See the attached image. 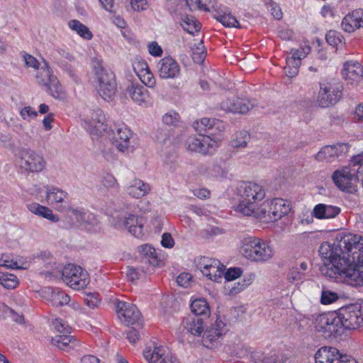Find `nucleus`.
<instances>
[{"label": "nucleus", "mask_w": 363, "mask_h": 363, "mask_svg": "<svg viewBox=\"0 0 363 363\" xmlns=\"http://www.w3.org/2000/svg\"><path fill=\"white\" fill-rule=\"evenodd\" d=\"M341 249L337 246L323 242L319 248V253L323 261L320 270L321 273L331 279L352 277L355 270L349 259L341 255Z\"/></svg>", "instance_id": "nucleus-1"}, {"label": "nucleus", "mask_w": 363, "mask_h": 363, "mask_svg": "<svg viewBox=\"0 0 363 363\" xmlns=\"http://www.w3.org/2000/svg\"><path fill=\"white\" fill-rule=\"evenodd\" d=\"M94 79L97 93L105 101H111L117 91V83L113 72L103 67L100 60L94 61Z\"/></svg>", "instance_id": "nucleus-2"}, {"label": "nucleus", "mask_w": 363, "mask_h": 363, "mask_svg": "<svg viewBox=\"0 0 363 363\" xmlns=\"http://www.w3.org/2000/svg\"><path fill=\"white\" fill-rule=\"evenodd\" d=\"M238 194L240 196L239 203L236 211L242 214H250L257 201L262 200L265 196L263 187L256 183L242 182L238 187Z\"/></svg>", "instance_id": "nucleus-3"}, {"label": "nucleus", "mask_w": 363, "mask_h": 363, "mask_svg": "<svg viewBox=\"0 0 363 363\" xmlns=\"http://www.w3.org/2000/svg\"><path fill=\"white\" fill-rule=\"evenodd\" d=\"M240 252L244 257L254 262H266L274 255L272 247L266 241L255 237L245 238Z\"/></svg>", "instance_id": "nucleus-4"}, {"label": "nucleus", "mask_w": 363, "mask_h": 363, "mask_svg": "<svg viewBox=\"0 0 363 363\" xmlns=\"http://www.w3.org/2000/svg\"><path fill=\"white\" fill-rule=\"evenodd\" d=\"M315 328L325 337H337L343 334L342 323L337 311L318 315L315 321Z\"/></svg>", "instance_id": "nucleus-5"}, {"label": "nucleus", "mask_w": 363, "mask_h": 363, "mask_svg": "<svg viewBox=\"0 0 363 363\" xmlns=\"http://www.w3.org/2000/svg\"><path fill=\"white\" fill-rule=\"evenodd\" d=\"M20 169L26 173H39L46 167L44 157L30 149L22 148L18 154Z\"/></svg>", "instance_id": "nucleus-6"}, {"label": "nucleus", "mask_w": 363, "mask_h": 363, "mask_svg": "<svg viewBox=\"0 0 363 363\" xmlns=\"http://www.w3.org/2000/svg\"><path fill=\"white\" fill-rule=\"evenodd\" d=\"M343 330H356L363 325V311L359 304H351L340 308L337 311Z\"/></svg>", "instance_id": "nucleus-7"}, {"label": "nucleus", "mask_w": 363, "mask_h": 363, "mask_svg": "<svg viewBox=\"0 0 363 363\" xmlns=\"http://www.w3.org/2000/svg\"><path fill=\"white\" fill-rule=\"evenodd\" d=\"M315 363H357L350 355L342 354L336 347H322L315 354Z\"/></svg>", "instance_id": "nucleus-8"}, {"label": "nucleus", "mask_w": 363, "mask_h": 363, "mask_svg": "<svg viewBox=\"0 0 363 363\" xmlns=\"http://www.w3.org/2000/svg\"><path fill=\"white\" fill-rule=\"evenodd\" d=\"M187 149L191 151L197 152L206 155L211 153L216 147V141L209 135L199 134L198 137L190 136L186 141Z\"/></svg>", "instance_id": "nucleus-9"}, {"label": "nucleus", "mask_w": 363, "mask_h": 363, "mask_svg": "<svg viewBox=\"0 0 363 363\" xmlns=\"http://www.w3.org/2000/svg\"><path fill=\"white\" fill-rule=\"evenodd\" d=\"M112 144L120 151L124 152L130 146L132 133L124 124L114 125L108 133Z\"/></svg>", "instance_id": "nucleus-10"}, {"label": "nucleus", "mask_w": 363, "mask_h": 363, "mask_svg": "<svg viewBox=\"0 0 363 363\" xmlns=\"http://www.w3.org/2000/svg\"><path fill=\"white\" fill-rule=\"evenodd\" d=\"M342 91L340 87L330 84H320L318 101L320 107H328L335 104L341 98Z\"/></svg>", "instance_id": "nucleus-11"}, {"label": "nucleus", "mask_w": 363, "mask_h": 363, "mask_svg": "<svg viewBox=\"0 0 363 363\" xmlns=\"http://www.w3.org/2000/svg\"><path fill=\"white\" fill-rule=\"evenodd\" d=\"M116 308L118 318L127 325H133L140 319L141 313L135 305L118 301Z\"/></svg>", "instance_id": "nucleus-12"}, {"label": "nucleus", "mask_w": 363, "mask_h": 363, "mask_svg": "<svg viewBox=\"0 0 363 363\" xmlns=\"http://www.w3.org/2000/svg\"><path fill=\"white\" fill-rule=\"evenodd\" d=\"M332 178L340 189L348 192H352L354 189V184L357 179V177L352 174L347 167L335 171Z\"/></svg>", "instance_id": "nucleus-13"}, {"label": "nucleus", "mask_w": 363, "mask_h": 363, "mask_svg": "<svg viewBox=\"0 0 363 363\" xmlns=\"http://www.w3.org/2000/svg\"><path fill=\"white\" fill-rule=\"evenodd\" d=\"M160 77L162 79H174L180 74L178 62L171 57H164L157 63Z\"/></svg>", "instance_id": "nucleus-14"}, {"label": "nucleus", "mask_w": 363, "mask_h": 363, "mask_svg": "<svg viewBox=\"0 0 363 363\" xmlns=\"http://www.w3.org/2000/svg\"><path fill=\"white\" fill-rule=\"evenodd\" d=\"M254 107L247 99L233 98L226 99L220 103V108L232 113H246Z\"/></svg>", "instance_id": "nucleus-15"}, {"label": "nucleus", "mask_w": 363, "mask_h": 363, "mask_svg": "<svg viewBox=\"0 0 363 363\" xmlns=\"http://www.w3.org/2000/svg\"><path fill=\"white\" fill-rule=\"evenodd\" d=\"M143 355L149 363H172L174 361L172 354L162 346L155 347L153 350H146Z\"/></svg>", "instance_id": "nucleus-16"}, {"label": "nucleus", "mask_w": 363, "mask_h": 363, "mask_svg": "<svg viewBox=\"0 0 363 363\" xmlns=\"http://www.w3.org/2000/svg\"><path fill=\"white\" fill-rule=\"evenodd\" d=\"M342 28L347 33L363 28V9H356L346 15L342 21Z\"/></svg>", "instance_id": "nucleus-17"}, {"label": "nucleus", "mask_w": 363, "mask_h": 363, "mask_svg": "<svg viewBox=\"0 0 363 363\" xmlns=\"http://www.w3.org/2000/svg\"><path fill=\"white\" fill-rule=\"evenodd\" d=\"M193 126L199 134L208 133L212 135L216 134L214 129L221 130L220 128H224V125L221 121L216 120L215 118L211 119L208 118H203L199 121L194 122Z\"/></svg>", "instance_id": "nucleus-18"}, {"label": "nucleus", "mask_w": 363, "mask_h": 363, "mask_svg": "<svg viewBox=\"0 0 363 363\" xmlns=\"http://www.w3.org/2000/svg\"><path fill=\"white\" fill-rule=\"evenodd\" d=\"M362 74L363 67L357 62H347L342 71V77L351 84L358 83L362 77Z\"/></svg>", "instance_id": "nucleus-19"}, {"label": "nucleus", "mask_w": 363, "mask_h": 363, "mask_svg": "<svg viewBox=\"0 0 363 363\" xmlns=\"http://www.w3.org/2000/svg\"><path fill=\"white\" fill-rule=\"evenodd\" d=\"M362 238L356 235H345L341 238L337 245L338 249H341L343 252H351L353 255V259H355L354 256L358 253L357 244H361Z\"/></svg>", "instance_id": "nucleus-20"}, {"label": "nucleus", "mask_w": 363, "mask_h": 363, "mask_svg": "<svg viewBox=\"0 0 363 363\" xmlns=\"http://www.w3.org/2000/svg\"><path fill=\"white\" fill-rule=\"evenodd\" d=\"M202 274L209 279L216 282H220L224 271V266L220 261L213 260L211 263H206L201 270Z\"/></svg>", "instance_id": "nucleus-21"}, {"label": "nucleus", "mask_w": 363, "mask_h": 363, "mask_svg": "<svg viewBox=\"0 0 363 363\" xmlns=\"http://www.w3.org/2000/svg\"><path fill=\"white\" fill-rule=\"evenodd\" d=\"M340 212L337 206L319 203L313 208L312 215L318 219H330L337 216Z\"/></svg>", "instance_id": "nucleus-22"}, {"label": "nucleus", "mask_w": 363, "mask_h": 363, "mask_svg": "<svg viewBox=\"0 0 363 363\" xmlns=\"http://www.w3.org/2000/svg\"><path fill=\"white\" fill-rule=\"evenodd\" d=\"M269 205L272 208L271 218L272 219V222L276 221L282 218V216L286 215L291 209L288 201L282 199L276 198L269 201Z\"/></svg>", "instance_id": "nucleus-23"}, {"label": "nucleus", "mask_w": 363, "mask_h": 363, "mask_svg": "<svg viewBox=\"0 0 363 363\" xmlns=\"http://www.w3.org/2000/svg\"><path fill=\"white\" fill-rule=\"evenodd\" d=\"M183 327L194 335H201L203 331V318L199 315H189L184 318Z\"/></svg>", "instance_id": "nucleus-24"}, {"label": "nucleus", "mask_w": 363, "mask_h": 363, "mask_svg": "<svg viewBox=\"0 0 363 363\" xmlns=\"http://www.w3.org/2000/svg\"><path fill=\"white\" fill-rule=\"evenodd\" d=\"M150 186L140 179H135L128 187V194L133 198L140 199L149 193Z\"/></svg>", "instance_id": "nucleus-25"}, {"label": "nucleus", "mask_w": 363, "mask_h": 363, "mask_svg": "<svg viewBox=\"0 0 363 363\" xmlns=\"http://www.w3.org/2000/svg\"><path fill=\"white\" fill-rule=\"evenodd\" d=\"M127 94L133 101L140 105L146 102L149 97L148 91L145 87L135 84H131L128 86Z\"/></svg>", "instance_id": "nucleus-26"}, {"label": "nucleus", "mask_w": 363, "mask_h": 363, "mask_svg": "<svg viewBox=\"0 0 363 363\" xmlns=\"http://www.w3.org/2000/svg\"><path fill=\"white\" fill-rule=\"evenodd\" d=\"M52 343L60 350L69 351L78 345V341L73 336L60 335L52 338Z\"/></svg>", "instance_id": "nucleus-27"}, {"label": "nucleus", "mask_w": 363, "mask_h": 363, "mask_svg": "<svg viewBox=\"0 0 363 363\" xmlns=\"http://www.w3.org/2000/svg\"><path fill=\"white\" fill-rule=\"evenodd\" d=\"M269 205V201H264L259 207L256 208V205L253 204V207L250 208L251 213L250 214H244L247 216H254L259 219H264L267 222H272L271 218L272 208Z\"/></svg>", "instance_id": "nucleus-28"}, {"label": "nucleus", "mask_w": 363, "mask_h": 363, "mask_svg": "<svg viewBox=\"0 0 363 363\" xmlns=\"http://www.w3.org/2000/svg\"><path fill=\"white\" fill-rule=\"evenodd\" d=\"M123 225L135 237L139 238L143 235L142 218L139 220L135 215H129L125 218Z\"/></svg>", "instance_id": "nucleus-29"}, {"label": "nucleus", "mask_w": 363, "mask_h": 363, "mask_svg": "<svg viewBox=\"0 0 363 363\" xmlns=\"http://www.w3.org/2000/svg\"><path fill=\"white\" fill-rule=\"evenodd\" d=\"M222 336V332L218 328H210L203 332L202 344L207 348H213L217 346L219 338Z\"/></svg>", "instance_id": "nucleus-30"}, {"label": "nucleus", "mask_w": 363, "mask_h": 363, "mask_svg": "<svg viewBox=\"0 0 363 363\" xmlns=\"http://www.w3.org/2000/svg\"><path fill=\"white\" fill-rule=\"evenodd\" d=\"M138 251L143 262L154 267L160 265L161 261L157 259L155 250L151 245H143L138 247Z\"/></svg>", "instance_id": "nucleus-31"}, {"label": "nucleus", "mask_w": 363, "mask_h": 363, "mask_svg": "<svg viewBox=\"0 0 363 363\" xmlns=\"http://www.w3.org/2000/svg\"><path fill=\"white\" fill-rule=\"evenodd\" d=\"M66 217L65 228H71L74 225H82L86 221V213L82 211L70 208Z\"/></svg>", "instance_id": "nucleus-32"}, {"label": "nucleus", "mask_w": 363, "mask_h": 363, "mask_svg": "<svg viewBox=\"0 0 363 363\" xmlns=\"http://www.w3.org/2000/svg\"><path fill=\"white\" fill-rule=\"evenodd\" d=\"M252 357L255 359L253 363H257V361L261 363H284L287 359V357L284 353L275 351L271 352L266 356L255 354Z\"/></svg>", "instance_id": "nucleus-33"}, {"label": "nucleus", "mask_w": 363, "mask_h": 363, "mask_svg": "<svg viewBox=\"0 0 363 363\" xmlns=\"http://www.w3.org/2000/svg\"><path fill=\"white\" fill-rule=\"evenodd\" d=\"M192 315H199V317H208L210 314V308L208 303L204 298H198L194 300L191 304Z\"/></svg>", "instance_id": "nucleus-34"}, {"label": "nucleus", "mask_w": 363, "mask_h": 363, "mask_svg": "<svg viewBox=\"0 0 363 363\" xmlns=\"http://www.w3.org/2000/svg\"><path fill=\"white\" fill-rule=\"evenodd\" d=\"M106 118L101 109L98 108L91 113L90 123L94 126L100 134L102 132H106L107 130V125L104 124Z\"/></svg>", "instance_id": "nucleus-35"}, {"label": "nucleus", "mask_w": 363, "mask_h": 363, "mask_svg": "<svg viewBox=\"0 0 363 363\" xmlns=\"http://www.w3.org/2000/svg\"><path fill=\"white\" fill-rule=\"evenodd\" d=\"M337 150L334 145L323 147L315 155V159L320 162H331L337 157Z\"/></svg>", "instance_id": "nucleus-36"}, {"label": "nucleus", "mask_w": 363, "mask_h": 363, "mask_svg": "<svg viewBox=\"0 0 363 363\" xmlns=\"http://www.w3.org/2000/svg\"><path fill=\"white\" fill-rule=\"evenodd\" d=\"M88 282V274L81 267V272H78L67 284L73 289H79L86 286Z\"/></svg>", "instance_id": "nucleus-37"}, {"label": "nucleus", "mask_w": 363, "mask_h": 363, "mask_svg": "<svg viewBox=\"0 0 363 363\" xmlns=\"http://www.w3.org/2000/svg\"><path fill=\"white\" fill-rule=\"evenodd\" d=\"M69 27L75 30L81 37L90 40L92 38V33L89 29L80 21L77 20H71L69 22Z\"/></svg>", "instance_id": "nucleus-38"}, {"label": "nucleus", "mask_w": 363, "mask_h": 363, "mask_svg": "<svg viewBox=\"0 0 363 363\" xmlns=\"http://www.w3.org/2000/svg\"><path fill=\"white\" fill-rule=\"evenodd\" d=\"M67 196V193L58 188L48 189L47 200L49 203H62Z\"/></svg>", "instance_id": "nucleus-39"}, {"label": "nucleus", "mask_w": 363, "mask_h": 363, "mask_svg": "<svg viewBox=\"0 0 363 363\" xmlns=\"http://www.w3.org/2000/svg\"><path fill=\"white\" fill-rule=\"evenodd\" d=\"M189 33L194 34L200 30L201 25L193 16H186L181 24Z\"/></svg>", "instance_id": "nucleus-40"}, {"label": "nucleus", "mask_w": 363, "mask_h": 363, "mask_svg": "<svg viewBox=\"0 0 363 363\" xmlns=\"http://www.w3.org/2000/svg\"><path fill=\"white\" fill-rule=\"evenodd\" d=\"M50 301L53 306L59 307L67 304L70 297L63 291H52Z\"/></svg>", "instance_id": "nucleus-41"}, {"label": "nucleus", "mask_w": 363, "mask_h": 363, "mask_svg": "<svg viewBox=\"0 0 363 363\" xmlns=\"http://www.w3.org/2000/svg\"><path fill=\"white\" fill-rule=\"evenodd\" d=\"M0 284L6 289H14L18 286V281L13 274L0 272Z\"/></svg>", "instance_id": "nucleus-42"}, {"label": "nucleus", "mask_w": 363, "mask_h": 363, "mask_svg": "<svg viewBox=\"0 0 363 363\" xmlns=\"http://www.w3.org/2000/svg\"><path fill=\"white\" fill-rule=\"evenodd\" d=\"M52 79V81L45 86L50 94L56 99L62 98V89L59 81L56 77Z\"/></svg>", "instance_id": "nucleus-43"}, {"label": "nucleus", "mask_w": 363, "mask_h": 363, "mask_svg": "<svg viewBox=\"0 0 363 363\" xmlns=\"http://www.w3.org/2000/svg\"><path fill=\"white\" fill-rule=\"evenodd\" d=\"M250 136L246 131H240L236 135V138L230 142V145L233 147H245L248 141L250 140Z\"/></svg>", "instance_id": "nucleus-44"}, {"label": "nucleus", "mask_w": 363, "mask_h": 363, "mask_svg": "<svg viewBox=\"0 0 363 363\" xmlns=\"http://www.w3.org/2000/svg\"><path fill=\"white\" fill-rule=\"evenodd\" d=\"M81 272V267L73 264H67L62 271V279L67 283L77 272Z\"/></svg>", "instance_id": "nucleus-45"}, {"label": "nucleus", "mask_w": 363, "mask_h": 363, "mask_svg": "<svg viewBox=\"0 0 363 363\" xmlns=\"http://www.w3.org/2000/svg\"><path fill=\"white\" fill-rule=\"evenodd\" d=\"M36 77L39 84L46 86L52 81V78H55V77L51 74L50 69L48 67H45L40 69Z\"/></svg>", "instance_id": "nucleus-46"}, {"label": "nucleus", "mask_w": 363, "mask_h": 363, "mask_svg": "<svg viewBox=\"0 0 363 363\" xmlns=\"http://www.w3.org/2000/svg\"><path fill=\"white\" fill-rule=\"evenodd\" d=\"M216 20L220 22L226 27H235L240 28V26L237 19L230 14H220L219 13L216 17Z\"/></svg>", "instance_id": "nucleus-47"}, {"label": "nucleus", "mask_w": 363, "mask_h": 363, "mask_svg": "<svg viewBox=\"0 0 363 363\" xmlns=\"http://www.w3.org/2000/svg\"><path fill=\"white\" fill-rule=\"evenodd\" d=\"M339 298L337 293L327 289H323L320 297V303L324 305L330 304L336 301Z\"/></svg>", "instance_id": "nucleus-48"}, {"label": "nucleus", "mask_w": 363, "mask_h": 363, "mask_svg": "<svg viewBox=\"0 0 363 363\" xmlns=\"http://www.w3.org/2000/svg\"><path fill=\"white\" fill-rule=\"evenodd\" d=\"M255 276V274H250L247 275H245L244 277V279L242 281V285L239 288H236L235 286H232L230 290V294L232 295H235L240 292L242 290H243L246 286L250 285L254 280Z\"/></svg>", "instance_id": "nucleus-49"}, {"label": "nucleus", "mask_w": 363, "mask_h": 363, "mask_svg": "<svg viewBox=\"0 0 363 363\" xmlns=\"http://www.w3.org/2000/svg\"><path fill=\"white\" fill-rule=\"evenodd\" d=\"M180 116L176 112L166 113L162 117V121L167 125L177 126L179 122Z\"/></svg>", "instance_id": "nucleus-50"}, {"label": "nucleus", "mask_w": 363, "mask_h": 363, "mask_svg": "<svg viewBox=\"0 0 363 363\" xmlns=\"http://www.w3.org/2000/svg\"><path fill=\"white\" fill-rule=\"evenodd\" d=\"M35 263L39 264H44L45 268L48 269V266L53 262V258L50 253L41 252L40 255L34 258Z\"/></svg>", "instance_id": "nucleus-51"}, {"label": "nucleus", "mask_w": 363, "mask_h": 363, "mask_svg": "<svg viewBox=\"0 0 363 363\" xmlns=\"http://www.w3.org/2000/svg\"><path fill=\"white\" fill-rule=\"evenodd\" d=\"M84 303L90 308L94 309L100 303V299L96 294H88L84 298Z\"/></svg>", "instance_id": "nucleus-52"}, {"label": "nucleus", "mask_w": 363, "mask_h": 363, "mask_svg": "<svg viewBox=\"0 0 363 363\" xmlns=\"http://www.w3.org/2000/svg\"><path fill=\"white\" fill-rule=\"evenodd\" d=\"M266 6L276 19H280L282 17L281 10L276 2L270 0L266 3Z\"/></svg>", "instance_id": "nucleus-53"}, {"label": "nucleus", "mask_w": 363, "mask_h": 363, "mask_svg": "<svg viewBox=\"0 0 363 363\" xmlns=\"http://www.w3.org/2000/svg\"><path fill=\"white\" fill-rule=\"evenodd\" d=\"M52 325L55 328V329L60 333H70V328L67 323L66 321L63 320L62 319L56 318L52 322Z\"/></svg>", "instance_id": "nucleus-54"}, {"label": "nucleus", "mask_w": 363, "mask_h": 363, "mask_svg": "<svg viewBox=\"0 0 363 363\" xmlns=\"http://www.w3.org/2000/svg\"><path fill=\"white\" fill-rule=\"evenodd\" d=\"M138 76L146 86L153 87L155 85V79L150 71L145 72L144 74H139V72H138Z\"/></svg>", "instance_id": "nucleus-55"}, {"label": "nucleus", "mask_w": 363, "mask_h": 363, "mask_svg": "<svg viewBox=\"0 0 363 363\" xmlns=\"http://www.w3.org/2000/svg\"><path fill=\"white\" fill-rule=\"evenodd\" d=\"M241 274L242 270L240 268L234 267L228 269L224 274V277L228 281H230L236 279L237 278H239L241 276Z\"/></svg>", "instance_id": "nucleus-56"}, {"label": "nucleus", "mask_w": 363, "mask_h": 363, "mask_svg": "<svg viewBox=\"0 0 363 363\" xmlns=\"http://www.w3.org/2000/svg\"><path fill=\"white\" fill-rule=\"evenodd\" d=\"M325 40L330 45L333 47L337 45L341 42L337 33L334 30H330L327 33Z\"/></svg>", "instance_id": "nucleus-57"}, {"label": "nucleus", "mask_w": 363, "mask_h": 363, "mask_svg": "<svg viewBox=\"0 0 363 363\" xmlns=\"http://www.w3.org/2000/svg\"><path fill=\"white\" fill-rule=\"evenodd\" d=\"M153 138L159 143H164L168 138V133L167 130L158 128L154 133Z\"/></svg>", "instance_id": "nucleus-58"}, {"label": "nucleus", "mask_w": 363, "mask_h": 363, "mask_svg": "<svg viewBox=\"0 0 363 363\" xmlns=\"http://www.w3.org/2000/svg\"><path fill=\"white\" fill-rule=\"evenodd\" d=\"M206 53L199 48H196L192 52V60L194 62L200 64L205 60Z\"/></svg>", "instance_id": "nucleus-59"}, {"label": "nucleus", "mask_w": 363, "mask_h": 363, "mask_svg": "<svg viewBox=\"0 0 363 363\" xmlns=\"http://www.w3.org/2000/svg\"><path fill=\"white\" fill-rule=\"evenodd\" d=\"M191 275L189 273H182L177 278V282L181 286L187 287L191 279Z\"/></svg>", "instance_id": "nucleus-60"}, {"label": "nucleus", "mask_w": 363, "mask_h": 363, "mask_svg": "<svg viewBox=\"0 0 363 363\" xmlns=\"http://www.w3.org/2000/svg\"><path fill=\"white\" fill-rule=\"evenodd\" d=\"M161 244L167 248H172L174 245V240L172 235L169 233H164L162 237Z\"/></svg>", "instance_id": "nucleus-61"}, {"label": "nucleus", "mask_w": 363, "mask_h": 363, "mask_svg": "<svg viewBox=\"0 0 363 363\" xmlns=\"http://www.w3.org/2000/svg\"><path fill=\"white\" fill-rule=\"evenodd\" d=\"M23 59L27 67H33L34 69L38 68L39 62L33 56L26 53L23 55Z\"/></svg>", "instance_id": "nucleus-62"}, {"label": "nucleus", "mask_w": 363, "mask_h": 363, "mask_svg": "<svg viewBox=\"0 0 363 363\" xmlns=\"http://www.w3.org/2000/svg\"><path fill=\"white\" fill-rule=\"evenodd\" d=\"M310 50L309 47H306L305 48H301V49L298 50H291V56L296 59L301 60V59L306 57V55L308 53Z\"/></svg>", "instance_id": "nucleus-63"}, {"label": "nucleus", "mask_w": 363, "mask_h": 363, "mask_svg": "<svg viewBox=\"0 0 363 363\" xmlns=\"http://www.w3.org/2000/svg\"><path fill=\"white\" fill-rule=\"evenodd\" d=\"M303 275L304 274L299 272L297 267H293L289 272L287 277L289 280L295 281L301 279Z\"/></svg>", "instance_id": "nucleus-64"}]
</instances>
